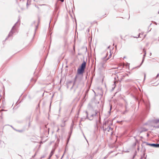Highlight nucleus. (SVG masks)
<instances>
[{
  "mask_svg": "<svg viewBox=\"0 0 159 159\" xmlns=\"http://www.w3.org/2000/svg\"><path fill=\"white\" fill-rule=\"evenodd\" d=\"M110 125H112V123L111 121L110 122L109 125L105 129V130L109 131L110 130H112L113 128L111 127Z\"/></svg>",
  "mask_w": 159,
  "mask_h": 159,
  "instance_id": "1",
  "label": "nucleus"
},
{
  "mask_svg": "<svg viewBox=\"0 0 159 159\" xmlns=\"http://www.w3.org/2000/svg\"><path fill=\"white\" fill-rule=\"evenodd\" d=\"M148 145L155 148L159 147V144H148Z\"/></svg>",
  "mask_w": 159,
  "mask_h": 159,
  "instance_id": "2",
  "label": "nucleus"
},
{
  "mask_svg": "<svg viewBox=\"0 0 159 159\" xmlns=\"http://www.w3.org/2000/svg\"><path fill=\"white\" fill-rule=\"evenodd\" d=\"M84 69H83L82 68L79 69L78 70V73L79 74H81L83 73L84 71Z\"/></svg>",
  "mask_w": 159,
  "mask_h": 159,
  "instance_id": "3",
  "label": "nucleus"
},
{
  "mask_svg": "<svg viewBox=\"0 0 159 159\" xmlns=\"http://www.w3.org/2000/svg\"><path fill=\"white\" fill-rule=\"evenodd\" d=\"M86 62L84 61L81 65V68L84 70L86 66Z\"/></svg>",
  "mask_w": 159,
  "mask_h": 159,
  "instance_id": "4",
  "label": "nucleus"
},
{
  "mask_svg": "<svg viewBox=\"0 0 159 159\" xmlns=\"http://www.w3.org/2000/svg\"><path fill=\"white\" fill-rule=\"evenodd\" d=\"M15 25L12 28L11 30V32H10L9 34H8L9 37L10 36L12 35V31L14 30Z\"/></svg>",
  "mask_w": 159,
  "mask_h": 159,
  "instance_id": "5",
  "label": "nucleus"
},
{
  "mask_svg": "<svg viewBox=\"0 0 159 159\" xmlns=\"http://www.w3.org/2000/svg\"><path fill=\"white\" fill-rule=\"evenodd\" d=\"M147 130L146 129H143V130H141L140 131V133H141V132H142L143 131H147Z\"/></svg>",
  "mask_w": 159,
  "mask_h": 159,
  "instance_id": "6",
  "label": "nucleus"
},
{
  "mask_svg": "<svg viewBox=\"0 0 159 159\" xmlns=\"http://www.w3.org/2000/svg\"><path fill=\"white\" fill-rule=\"evenodd\" d=\"M159 122V119L157 120H154V122L156 123H157Z\"/></svg>",
  "mask_w": 159,
  "mask_h": 159,
  "instance_id": "7",
  "label": "nucleus"
},
{
  "mask_svg": "<svg viewBox=\"0 0 159 159\" xmlns=\"http://www.w3.org/2000/svg\"><path fill=\"white\" fill-rule=\"evenodd\" d=\"M145 55H146V53L145 52V54H144V57H143V60H142V63H141V64L140 65H142V64L143 63V61H144V56H145Z\"/></svg>",
  "mask_w": 159,
  "mask_h": 159,
  "instance_id": "8",
  "label": "nucleus"
},
{
  "mask_svg": "<svg viewBox=\"0 0 159 159\" xmlns=\"http://www.w3.org/2000/svg\"><path fill=\"white\" fill-rule=\"evenodd\" d=\"M38 25V23H37V24H36V25H34V26L35 27V30L37 28Z\"/></svg>",
  "mask_w": 159,
  "mask_h": 159,
  "instance_id": "9",
  "label": "nucleus"
},
{
  "mask_svg": "<svg viewBox=\"0 0 159 159\" xmlns=\"http://www.w3.org/2000/svg\"><path fill=\"white\" fill-rule=\"evenodd\" d=\"M93 115H92L91 116L90 118H89V120H91L92 119Z\"/></svg>",
  "mask_w": 159,
  "mask_h": 159,
  "instance_id": "10",
  "label": "nucleus"
},
{
  "mask_svg": "<svg viewBox=\"0 0 159 159\" xmlns=\"http://www.w3.org/2000/svg\"><path fill=\"white\" fill-rule=\"evenodd\" d=\"M53 154V152L52 151L51 153H50V157H49V158L52 156V155Z\"/></svg>",
  "mask_w": 159,
  "mask_h": 159,
  "instance_id": "11",
  "label": "nucleus"
},
{
  "mask_svg": "<svg viewBox=\"0 0 159 159\" xmlns=\"http://www.w3.org/2000/svg\"><path fill=\"white\" fill-rule=\"evenodd\" d=\"M30 0H28V1L27 3V4L28 5V4H30Z\"/></svg>",
  "mask_w": 159,
  "mask_h": 159,
  "instance_id": "12",
  "label": "nucleus"
},
{
  "mask_svg": "<svg viewBox=\"0 0 159 159\" xmlns=\"http://www.w3.org/2000/svg\"><path fill=\"white\" fill-rule=\"evenodd\" d=\"M76 81H75L74 82V83L73 86H75L76 85Z\"/></svg>",
  "mask_w": 159,
  "mask_h": 159,
  "instance_id": "13",
  "label": "nucleus"
},
{
  "mask_svg": "<svg viewBox=\"0 0 159 159\" xmlns=\"http://www.w3.org/2000/svg\"><path fill=\"white\" fill-rule=\"evenodd\" d=\"M154 127H155L156 128H159V125L158 126H154Z\"/></svg>",
  "mask_w": 159,
  "mask_h": 159,
  "instance_id": "14",
  "label": "nucleus"
},
{
  "mask_svg": "<svg viewBox=\"0 0 159 159\" xmlns=\"http://www.w3.org/2000/svg\"><path fill=\"white\" fill-rule=\"evenodd\" d=\"M141 34H139V35L138 37H141L140 36Z\"/></svg>",
  "mask_w": 159,
  "mask_h": 159,
  "instance_id": "15",
  "label": "nucleus"
},
{
  "mask_svg": "<svg viewBox=\"0 0 159 159\" xmlns=\"http://www.w3.org/2000/svg\"><path fill=\"white\" fill-rule=\"evenodd\" d=\"M107 123H108V122H105V125H107Z\"/></svg>",
  "mask_w": 159,
  "mask_h": 159,
  "instance_id": "16",
  "label": "nucleus"
},
{
  "mask_svg": "<svg viewBox=\"0 0 159 159\" xmlns=\"http://www.w3.org/2000/svg\"><path fill=\"white\" fill-rule=\"evenodd\" d=\"M45 157L44 156H42L41 157V158H43V157Z\"/></svg>",
  "mask_w": 159,
  "mask_h": 159,
  "instance_id": "17",
  "label": "nucleus"
},
{
  "mask_svg": "<svg viewBox=\"0 0 159 159\" xmlns=\"http://www.w3.org/2000/svg\"><path fill=\"white\" fill-rule=\"evenodd\" d=\"M111 54H110L109 56V57H108V59H109V57H111Z\"/></svg>",
  "mask_w": 159,
  "mask_h": 159,
  "instance_id": "18",
  "label": "nucleus"
},
{
  "mask_svg": "<svg viewBox=\"0 0 159 159\" xmlns=\"http://www.w3.org/2000/svg\"><path fill=\"white\" fill-rule=\"evenodd\" d=\"M145 76H146V74H144V79H145Z\"/></svg>",
  "mask_w": 159,
  "mask_h": 159,
  "instance_id": "19",
  "label": "nucleus"
},
{
  "mask_svg": "<svg viewBox=\"0 0 159 159\" xmlns=\"http://www.w3.org/2000/svg\"><path fill=\"white\" fill-rule=\"evenodd\" d=\"M35 7H36L37 8H39L38 7H37L36 5H35Z\"/></svg>",
  "mask_w": 159,
  "mask_h": 159,
  "instance_id": "20",
  "label": "nucleus"
},
{
  "mask_svg": "<svg viewBox=\"0 0 159 159\" xmlns=\"http://www.w3.org/2000/svg\"><path fill=\"white\" fill-rule=\"evenodd\" d=\"M17 131H19V132H20V131H19V130H17Z\"/></svg>",
  "mask_w": 159,
  "mask_h": 159,
  "instance_id": "21",
  "label": "nucleus"
},
{
  "mask_svg": "<svg viewBox=\"0 0 159 159\" xmlns=\"http://www.w3.org/2000/svg\"><path fill=\"white\" fill-rule=\"evenodd\" d=\"M39 20H38V22H39Z\"/></svg>",
  "mask_w": 159,
  "mask_h": 159,
  "instance_id": "22",
  "label": "nucleus"
},
{
  "mask_svg": "<svg viewBox=\"0 0 159 159\" xmlns=\"http://www.w3.org/2000/svg\"><path fill=\"white\" fill-rule=\"evenodd\" d=\"M59 130V129H58L57 130V131H58V130Z\"/></svg>",
  "mask_w": 159,
  "mask_h": 159,
  "instance_id": "23",
  "label": "nucleus"
},
{
  "mask_svg": "<svg viewBox=\"0 0 159 159\" xmlns=\"http://www.w3.org/2000/svg\"><path fill=\"white\" fill-rule=\"evenodd\" d=\"M84 137L86 139V138H85V136H84Z\"/></svg>",
  "mask_w": 159,
  "mask_h": 159,
  "instance_id": "24",
  "label": "nucleus"
},
{
  "mask_svg": "<svg viewBox=\"0 0 159 159\" xmlns=\"http://www.w3.org/2000/svg\"><path fill=\"white\" fill-rule=\"evenodd\" d=\"M86 139V141H87V139Z\"/></svg>",
  "mask_w": 159,
  "mask_h": 159,
  "instance_id": "25",
  "label": "nucleus"
},
{
  "mask_svg": "<svg viewBox=\"0 0 159 159\" xmlns=\"http://www.w3.org/2000/svg\"><path fill=\"white\" fill-rule=\"evenodd\" d=\"M86 139V141H87V139Z\"/></svg>",
  "mask_w": 159,
  "mask_h": 159,
  "instance_id": "26",
  "label": "nucleus"
},
{
  "mask_svg": "<svg viewBox=\"0 0 159 159\" xmlns=\"http://www.w3.org/2000/svg\"><path fill=\"white\" fill-rule=\"evenodd\" d=\"M86 139V141H87V139Z\"/></svg>",
  "mask_w": 159,
  "mask_h": 159,
  "instance_id": "27",
  "label": "nucleus"
},
{
  "mask_svg": "<svg viewBox=\"0 0 159 159\" xmlns=\"http://www.w3.org/2000/svg\"><path fill=\"white\" fill-rule=\"evenodd\" d=\"M143 50L144 51H145L144 49Z\"/></svg>",
  "mask_w": 159,
  "mask_h": 159,
  "instance_id": "28",
  "label": "nucleus"
},
{
  "mask_svg": "<svg viewBox=\"0 0 159 159\" xmlns=\"http://www.w3.org/2000/svg\"><path fill=\"white\" fill-rule=\"evenodd\" d=\"M134 156L133 157V158H134Z\"/></svg>",
  "mask_w": 159,
  "mask_h": 159,
  "instance_id": "29",
  "label": "nucleus"
},
{
  "mask_svg": "<svg viewBox=\"0 0 159 159\" xmlns=\"http://www.w3.org/2000/svg\"><path fill=\"white\" fill-rule=\"evenodd\" d=\"M35 0H34V1H35Z\"/></svg>",
  "mask_w": 159,
  "mask_h": 159,
  "instance_id": "30",
  "label": "nucleus"
}]
</instances>
